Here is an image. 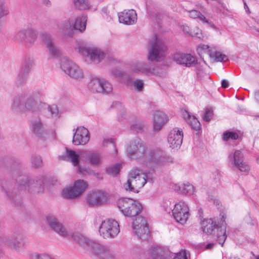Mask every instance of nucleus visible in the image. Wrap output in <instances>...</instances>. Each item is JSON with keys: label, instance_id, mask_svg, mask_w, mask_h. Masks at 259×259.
<instances>
[{"label": "nucleus", "instance_id": "1", "mask_svg": "<svg viewBox=\"0 0 259 259\" xmlns=\"http://www.w3.org/2000/svg\"><path fill=\"white\" fill-rule=\"evenodd\" d=\"M125 152L130 158L142 161L146 164L149 162L151 165L160 166L171 161L164 151L158 148L148 150L144 143L138 138L132 139L127 143Z\"/></svg>", "mask_w": 259, "mask_h": 259}, {"label": "nucleus", "instance_id": "2", "mask_svg": "<svg viewBox=\"0 0 259 259\" xmlns=\"http://www.w3.org/2000/svg\"><path fill=\"white\" fill-rule=\"evenodd\" d=\"M42 105L39 92L23 93L13 99L11 109L15 112L38 113L40 112Z\"/></svg>", "mask_w": 259, "mask_h": 259}, {"label": "nucleus", "instance_id": "3", "mask_svg": "<svg viewBox=\"0 0 259 259\" xmlns=\"http://www.w3.org/2000/svg\"><path fill=\"white\" fill-rule=\"evenodd\" d=\"M75 50L79 54L85 57L86 60L90 62L98 64L104 58L105 54L103 51L99 48L95 46H88L83 40L76 41Z\"/></svg>", "mask_w": 259, "mask_h": 259}, {"label": "nucleus", "instance_id": "4", "mask_svg": "<svg viewBox=\"0 0 259 259\" xmlns=\"http://www.w3.org/2000/svg\"><path fill=\"white\" fill-rule=\"evenodd\" d=\"M147 181V177L145 173L139 169L133 168L128 173L124 188L126 191L138 193L139 189L145 185Z\"/></svg>", "mask_w": 259, "mask_h": 259}, {"label": "nucleus", "instance_id": "5", "mask_svg": "<svg viewBox=\"0 0 259 259\" xmlns=\"http://www.w3.org/2000/svg\"><path fill=\"white\" fill-rule=\"evenodd\" d=\"M88 17L83 14L76 18L74 21H67L61 24L59 30L64 34L65 37H72L74 30L80 32L84 31L86 28Z\"/></svg>", "mask_w": 259, "mask_h": 259}, {"label": "nucleus", "instance_id": "6", "mask_svg": "<svg viewBox=\"0 0 259 259\" xmlns=\"http://www.w3.org/2000/svg\"><path fill=\"white\" fill-rule=\"evenodd\" d=\"M117 206L124 215L132 218L140 217L139 214L142 209V206L140 203L130 198L119 199L117 201Z\"/></svg>", "mask_w": 259, "mask_h": 259}, {"label": "nucleus", "instance_id": "7", "mask_svg": "<svg viewBox=\"0 0 259 259\" xmlns=\"http://www.w3.org/2000/svg\"><path fill=\"white\" fill-rule=\"evenodd\" d=\"M167 207L170 205V202L165 203ZM165 211L169 213L171 211L174 219L181 224H185L190 216L189 207L187 204L183 201H179L175 203L173 208L166 207Z\"/></svg>", "mask_w": 259, "mask_h": 259}, {"label": "nucleus", "instance_id": "8", "mask_svg": "<svg viewBox=\"0 0 259 259\" xmlns=\"http://www.w3.org/2000/svg\"><path fill=\"white\" fill-rule=\"evenodd\" d=\"M74 239L86 251L91 255L98 256L100 258L103 256V254H104L108 249L104 246L95 241L90 240L82 235L76 236Z\"/></svg>", "mask_w": 259, "mask_h": 259}, {"label": "nucleus", "instance_id": "9", "mask_svg": "<svg viewBox=\"0 0 259 259\" xmlns=\"http://www.w3.org/2000/svg\"><path fill=\"white\" fill-rule=\"evenodd\" d=\"M109 194L102 190H94L89 191L85 197V202L89 206L97 207L107 204Z\"/></svg>", "mask_w": 259, "mask_h": 259}, {"label": "nucleus", "instance_id": "10", "mask_svg": "<svg viewBox=\"0 0 259 259\" xmlns=\"http://www.w3.org/2000/svg\"><path fill=\"white\" fill-rule=\"evenodd\" d=\"M120 231L117 221L112 219H106L102 222L99 228V232L104 238H114Z\"/></svg>", "mask_w": 259, "mask_h": 259}, {"label": "nucleus", "instance_id": "11", "mask_svg": "<svg viewBox=\"0 0 259 259\" xmlns=\"http://www.w3.org/2000/svg\"><path fill=\"white\" fill-rule=\"evenodd\" d=\"M60 67L65 73L74 79L81 80L84 78L82 69L76 64L67 58L61 59Z\"/></svg>", "mask_w": 259, "mask_h": 259}, {"label": "nucleus", "instance_id": "12", "mask_svg": "<svg viewBox=\"0 0 259 259\" xmlns=\"http://www.w3.org/2000/svg\"><path fill=\"white\" fill-rule=\"evenodd\" d=\"M165 50L166 47L163 42L160 39H156L148 49L147 59L157 62L162 61L165 58Z\"/></svg>", "mask_w": 259, "mask_h": 259}, {"label": "nucleus", "instance_id": "13", "mask_svg": "<svg viewBox=\"0 0 259 259\" xmlns=\"http://www.w3.org/2000/svg\"><path fill=\"white\" fill-rule=\"evenodd\" d=\"M88 184L84 180L75 181L72 186L64 188L62 191L64 198H75L83 193L88 188Z\"/></svg>", "mask_w": 259, "mask_h": 259}, {"label": "nucleus", "instance_id": "14", "mask_svg": "<svg viewBox=\"0 0 259 259\" xmlns=\"http://www.w3.org/2000/svg\"><path fill=\"white\" fill-rule=\"evenodd\" d=\"M134 233L142 240H146L150 236V231L146 219L138 217L132 223Z\"/></svg>", "mask_w": 259, "mask_h": 259}, {"label": "nucleus", "instance_id": "15", "mask_svg": "<svg viewBox=\"0 0 259 259\" xmlns=\"http://www.w3.org/2000/svg\"><path fill=\"white\" fill-rule=\"evenodd\" d=\"M89 89L93 93L108 94L112 92V84L108 81L99 78L93 77L88 84Z\"/></svg>", "mask_w": 259, "mask_h": 259}, {"label": "nucleus", "instance_id": "16", "mask_svg": "<svg viewBox=\"0 0 259 259\" xmlns=\"http://www.w3.org/2000/svg\"><path fill=\"white\" fill-rule=\"evenodd\" d=\"M131 70L132 72L138 74H144L148 76L159 75L163 73V70L157 67L151 68L145 62H138L131 66Z\"/></svg>", "mask_w": 259, "mask_h": 259}, {"label": "nucleus", "instance_id": "17", "mask_svg": "<svg viewBox=\"0 0 259 259\" xmlns=\"http://www.w3.org/2000/svg\"><path fill=\"white\" fill-rule=\"evenodd\" d=\"M2 243L15 251H19L26 243V240L23 236L16 234L4 237Z\"/></svg>", "mask_w": 259, "mask_h": 259}, {"label": "nucleus", "instance_id": "18", "mask_svg": "<svg viewBox=\"0 0 259 259\" xmlns=\"http://www.w3.org/2000/svg\"><path fill=\"white\" fill-rule=\"evenodd\" d=\"M172 59L177 64L186 67L195 66L198 63L197 58L191 54L180 52L173 55Z\"/></svg>", "mask_w": 259, "mask_h": 259}, {"label": "nucleus", "instance_id": "19", "mask_svg": "<svg viewBox=\"0 0 259 259\" xmlns=\"http://www.w3.org/2000/svg\"><path fill=\"white\" fill-rule=\"evenodd\" d=\"M45 223L48 227L58 235L63 237L68 235V232L64 226L59 222L55 217L52 215H47L45 219Z\"/></svg>", "mask_w": 259, "mask_h": 259}, {"label": "nucleus", "instance_id": "20", "mask_svg": "<svg viewBox=\"0 0 259 259\" xmlns=\"http://www.w3.org/2000/svg\"><path fill=\"white\" fill-rule=\"evenodd\" d=\"M243 154L240 150H235L233 154L229 156V163L231 165L237 167L240 171L247 172L250 169V166L243 161Z\"/></svg>", "mask_w": 259, "mask_h": 259}, {"label": "nucleus", "instance_id": "21", "mask_svg": "<svg viewBox=\"0 0 259 259\" xmlns=\"http://www.w3.org/2000/svg\"><path fill=\"white\" fill-rule=\"evenodd\" d=\"M73 131L75 133L73 134L72 143L74 145H85L90 141V133L84 127H78Z\"/></svg>", "mask_w": 259, "mask_h": 259}, {"label": "nucleus", "instance_id": "22", "mask_svg": "<svg viewBox=\"0 0 259 259\" xmlns=\"http://www.w3.org/2000/svg\"><path fill=\"white\" fill-rule=\"evenodd\" d=\"M183 139V133L182 129L176 127L169 133L167 141L169 147L172 149H178L180 148Z\"/></svg>", "mask_w": 259, "mask_h": 259}, {"label": "nucleus", "instance_id": "23", "mask_svg": "<svg viewBox=\"0 0 259 259\" xmlns=\"http://www.w3.org/2000/svg\"><path fill=\"white\" fill-rule=\"evenodd\" d=\"M80 158L93 165H98L101 163V154L97 152L82 150L80 152Z\"/></svg>", "mask_w": 259, "mask_h": 259}, {"label": "nucleus", "instance_id": "24", "mask_svg": "<svg viewBox=\"0 0 259 259\" xmlns=\"http://www.w3.org/2000/svg\"><path fill=\"white\" fill-rule=\"evenodd\" d=\"M40 38L52 56H58L60 54L59 48L53 42L51 35L49 33L47 32L41 33Z\"/></svg>", "mask_w": 259, "mask_h": 259}, {"label": "nucleus", "instance_id": "25", "mask_svg": "<svg viewBox=\"0 0 259 259\" xmlns=\"http://www.w3.org/2000/svg\"><path fill=\"white\" fill-rule=\"evenodd\" d=\"M118 19L120 23L133 25L137 22V13L134 10H124L118 14Z\"/></svg>", "mask_w": 259, "mask_h": 259}, {"label": "nucleus", "instance_id": "26", "mask_svg": "<svg viewBox=\"0 0 259 259\" xmlns=\"http://www.w3.org/2000/svg\"><path fill=\"white\" fill-rule=\"evenodd\" d=\"M79 156L80 157V153L78 154L74 150L66 149V158L67 160L71 162L74 166L77 167L78 172L85 175L87 171L84 170L79 166Z\"/></svg>", "mask_w": 259, "mask_h": 259}, {"label": "nucleus", "instance_id": "27", "mask_svg": "<svg viewBox=\"0 0 259 259\" xmlns=\"http://www.w3.org/2000/svg\"><path fill=\"white\" fill-rule=\"evenodd\" d=\"M167 115L162 111H156L153 114V129L158 132L168 121Z\"/></svg>", "mask_w": 259, "mask_h": 259}, {"label": "nucleus", "instance_id": "28", "mask_svg": "<svg viewBox=\"0 0 259 259\" xmlns=\"http://www.w3.org/2000/svg\"><path fill=\"white\" fill-rule=\"evenodd\" d=\"M173 189L175 191L188 196L193 195L195 192V187L189 183L175 184Z\"/></svg>", "mask_w": 259, "mask_h": 259}, {"label": "nucleus", "instance_id": "29", "mask_svg": "<svg viewBox=\"0 0 259 259\" xmlns=\"http://www.w3.org/2000/svg\"><path fill=\"white\" fill-rule=\"evenodd\" d=\"M30 128L31 131L39 137H42L47 134L45 125L39 118L31 121Z\"/></svg>", "mask_w": 259, "mask_h": 259}, {"label": "nucleus", "instance_id": "30", "mask_svg": "<svg viewBox=\"0 0 259 259\" xmlns=\"http://www.w3.org/2000/svg\"><path fill=\"white\" fill-rule=\"evenodd\" d=\"M40 112L41 114L48 113V117L58 118L60 116L58 107L56 105H47L42 103Z\"/></svg>", "mask_w": 259, "mask_h": 259}, {"label": "nucleus", "instance_id": "31", "mask_svg": "<svg viewBox=\"0 0 259 259\" xmlns=\"http://www.w3.org/2000/svg\"><path fill=\"white\" fill-rule=\"evenodd\" d=\"M220 216L222 226L220 228H218L217 229L216 236L219 244L223 245L227 238V235L226 234V227L224 225L226 216L224 213H221Z\"/></svg>", "mask_w": 259, "mask_h": 259}, {"label": "nucleus", "instance_id": "32", "mask_svg": "<svg viewBox=\"0 0 259 259\" xmlns=\"http://www.w3.org/2000/svg\"><path fill=\"white\" fill-rule=\"evenodd\" d=\"M32 66V61L31 60H25L23 63L21 70L18 75L17 79L20 82L25 80L27 75Z\"/></svg>", "mask_w": 259, "mask_h": 259}, {"label": "nucleus", "instance_id": "33", "mask_svg": "<svg viewBox=\"0 0 259 259\" xmlns=\"http://www.w3.org/2000/svg\"><path fill=\"white\" fill-rule=\"evenodd\" d=\"M201 228L203 232L210 234L214 233L218 229L215 228V222L211 219L202 221Z\"/></svg>", "mask_w": 259, "mask_h": 259}, {"label": "nucleus", "instance_id": "34", "mask_svg": "<svg viewBox=\"0 0 259 259\" xmlns=\"http://www.w3.org/2000/svg\"><path fill=\"white\" fill-rule=\"evenodd\" d=\"M74 8L79 11L91 10L94 9L90 0H73Z\"/></svg>", "mask_w": 259, "mask_h": 259}, {"label": "nucleus", "instance_id": "35", "mask_svg": "<svg viewBox=\"0 0 259 259\" xmlns=\"http://www.w3.org/2000/svg\"><path fill=\"white\" fill-rule=\"evenodd\" d=\"M148 255L153 259H162L164 251L160 246H151L148 251Z\"/></svg>", "mask_w": 259, "mask_h": 259}, {"label": "nucleus", "instance_id": "36", "mask_svg": "<svg viewBox=\"0 0 259 259\" xmlns=\"http://www.w3.org/2000/svg\"><path fill=\"white\" fill-rule=\"evenodd\" d=\"M188 12L190 18L193 19L199 18L202 23H207L211 27H213V24L210 22L199 11L196 10H192L188 11Z\"/></svg>", "mask_w": 259, "mask_h": 259}, {"label": "nucleus", "instance_id": "37", "mask_svg": "<svg viewBox=\"0 0 259 259\" xmlns=\"http://www.w3.org/2000/svg\"><path fill=\"white\" fill-rule=\"evenodd\" d=\"M209 56L211 59L215 62H223L227 59V56L225 54L215 50L214 48H213L211 52H209Z\"/></svg>", "mask_w": 259, "mask_h": 259}, {"label": "nucleus", "instance_id": "38", "mask_svg": "<svg viewBox=\"0 0 259 259\" xmlns=\"http://www.w3.org/2000/svg\"><path fill=\"white\" fill-rule=\"evenodd\" d=\"M37 37L36 30L31 27H27L26 42L33 43Z\"/></svg>", "mask_w": 259, "mask_h": 259}, {"label": "nucleus", "instance_id": "39", "mask_svg": "<svg viewBox=\"0 0 259 259\" xmlns=\"http://www.w3.org/2000/svg\"><path fill=\"white\" fill-rule=\"evenodd\" d=\"M27 28L19 30L15 34V38L20 42H26Z\"/></svg>", "mask_w": 259, "mask_h": 259}, {"label": "nucleus", "instance_id": "40", "mask_svg": "<svg viewBox=\"0 0 259 259\" xmlns=\"http://www.w3.org/2000/svg\"><path fill=\"white\" fill-rule=\"evenodd\" d=\"M187 122L191 127L195 131H198L201 128V124L200 122L194 116L190 117V119H189Z\"/></svg>", "mask_w": 259, "mask_h": 259}, {"label": "nucleus", "instance_id": "41", "mask_svg": "<svg viewBox=\"0 0 259 259\" xmlns=\"http://www.w3.org/2000/svg\"><path fill=\"white\" fill-rule=\"evenodd\" d=\"M121 165L120 163H116L107 169L108 174L112 176H115L119 172Z\"/></svg>", "mask_w": 259, "mask_h": 259}, {"label": "nucleus", "instance_id": "42", "mask_svg": "<svg viewBox=\"0 0 259 259\" xmlns=\"http://www.w3.org/2000/svg\"><path fill=\"white\" fill-rule=\"evenodd\" d=\"M1 188L2 192H3L6 196L11 197L13 190L10 187V185L7 182H2L1 185Z\"/></svg>", "mask_w": 259, "mask_h": 259}, {"label": "nucleus", "instance_id": "43", "mask_svg": "<svg viewBox=\"0 0 259 259\" xmlns=\"http://www.w3.org/2000/svg\"><path fill=\"white\" fill-rule=\"evenodd\" d=\"M129 252L134 257H137L142 254L143 250L141 246L136 245L130 248Z\"/></svg>", "mask_w": 259, "mask_h": 259}, {"label": "nucleus", "instance_id": "44", "mask_svg": "<svg viewBox=\"0 0 259 259\" xmlns=\"http://www.w3.org/2000/svg\"><path fill=\"white\" fill-rule=\"evenodd\" d=\"M238 137V134L234 132L227 131L223 134V140L226 141L229 139L237 140Z\"/></svg>", "mask_w": 259, "mask_h": 259}, {"label": "nucleus", "instance_id": "45", "mask_svg": "<svg viewBox=\"0 0 259 259\" xmlns=\"http://www.w3.org/2000/svg\"><path fill=\"white\" fill-rule=\"evenodd\" d=\"M8 14L9 10L4 2V0H0V18L7 15Z\"/></svg>", "mask_w": 259, "mask_h": 259}, {"label": "nucleus", "instance_id": "46", "mask_svg": "<svg viewBox=\"0 0 259 259\" xmlns=\"http://www.w3.org/2000/svg\"><path fill=\"white\" fill-rule=\"evenodd\" d=\"M133 84L134 89L137 92L142 91L144 87V81L140 79L135 80Z\"/></svg>", "mask_w": 259, "mask_h": 259}, {"label": "nucleus", "instance_id": "47", "mask_svg": "<svg viewBox=\"0 0 259 259\" xmlns=\"http://www.w3.org/2000/svg\"><path fill=\"white\" fill-rule=\"evenodd\" d=\"M31 163L33 167H39L42 165V161L39 156H36L32 157Z\"/></svg>", "mask_w": 259, "mask_h": 259}, {"label": "nucleus", "instance_id": "48", "mask_svg": "<svg viewBox=\"0 0 259 259\" xmlns=\"http://www.w3.org/2000/svg\"><path fill=\"white\" fill-rule=\"evenodd\" d=\"M190 35L193 37L200 38L202 36L201 31L198 27H193L191 28Z\"/></svg>", "mask_w": 259, "mask_h": 259}, {"label": "nucleus", "instance_id": "49", "mask_svg": "<svg viewBox=\"0 0 259 259\" xmlns=\"http://www.w3.org/2000/svg\"><path fill=\"white\" fill-rule=\"evenodd\" d=\"M144 124L140 121H137L132 125V128L137 132L142 131L144 128Z\"/></svg>", "mask_w": 259, "mask_h": 259}, {"label": "nucleus", "instance_id": "50", "mask_svg": "<svg viewBox=\"0 0 259 259\" xmlns=\"http://www.w3.org/2000/svg\"><path fill=\"white\" fill-rule=\"evenodd\" d=\"M208 3H209L211 2H213V5L214 6L216 7L218 9V11L220 12L222 11V9L224 8V5L221 2V0H206Z\"/></svg>", "mask_w": 259, "mask_h": 259}, {"label": "nucleus", "instance_id": "51", "mask_svg": "<svg viewBox=\"0 0 259 259\" xmlns=\"http://www.w3.org/2000/svg\"><path fill=\"white\" fill-rule=\"evenodd\" d=\"M188 257L189 256L186 251L185 250H181L179 252L176 253L172 259H188Z\"/></svg>", "mask_w": 259, "mask_h": 259}, {"label": "nucleus", "instance_id": "52", "mask_svg": "<svg viewBox=\"0 0 259 259\" xmlns=\"http://www.w3.org/2000/svg\"><path fill=\"white\" fill-rule=\"evenodd\" d=\"M212 116L213 111L211 109H207L203 116V119L205 121H209L212 118Z\"/></svg>", "mask_w": 259, "mask_h": 259}, {"label": "nucleus", "instance_id": "53", "mask_svg": "<svg viewBox=\"0 0 259 259\" xmlns=\"http://www.w3.org/2000/svg\"><path fill=\"white\" fill-rule=\"evenodd\" d=\"M198 49L199 51L204 52L209 55V52H211L213 48L206 45L200 44L199 45Z\"/></svg>", "mask_w": 259, "mask_h": 259}, {"label": "nucleus", "instance_id": "54", "mask_svg": "<svg viewBox=\"0 0 259 259\" xmlns=\"http://www.w3.org/2000/svg\"><path fill=\"white\" fill-rule=\"evenodd\" d=\"M103 256L101 257V259H117L116 256L113 254L108 249L106 250Z\"/></svg>", "mask_w": 259, "mask_h": 259}, {"label": "nucleus", "instance_id": "55", "mask_svg": "<svg viewBox=\"0 0 259 259\" xmlns=\"http://www.w3.org/2000/svg\"><path fill=\"white\" fill-rule=\"evenodd\" d=\"M44 183L42 180L36 181V187L39 186V189L37 190L38 192H41L44 190Z\"/></svg>", "mask_w": 259, "mask_h": 259}, {"label": "nucleus", "instance_id": "56", "mask_svg": "<svg viewBox=\"0 0 259 259\" xmlns=\"http://www.w3.org/2000/svg\"><path fill=\"white\" fill-rule=\"evenodd\" d=\"M181 28L184 32L190 35L191 32V28H192V27H190L189 26L185 24L181 26Z\"/></svg>", "mask_w": 259, "mask_h": 259}, {"label": "nucleus", "instance_id": "57", "mask_svg": "<svg viewBox=\"0 0 259 259\" xmlns=\"http://www.w3.org/2000/svg\"><path fill=\"white\" fill-rule=\"evenodd\" d=\"M182 116L187 121L189 119H190V117H192L193 115H190V113L187 112L186 110H183L182 112Z\"/></svg>", "mask_w": 259, "mask_h": 259}, {"label": "nucleus", "instance_id": "58", "mask_svg": "<svg viewBox=\"0 0 259 259\" xmlns=\"http://www.w3.org/2000/svg\"><path fill=\"white\" fill-rule=\"evenodd\" d=\"M222 87L224 88H227L229 87V82L227 80L223 79L222 81Z\"/></svg>", "mask_w": 259, "mask_h": 259}, {"label": "nucleus", "instance_id": "59", "mask_svg": "<svg viewBox=\"0 0 259 259\" xmlns=\"http://www.w3.org/2000/svg\"><path fill=\"white\" fill-rule=\"evenodd\" d=\"M254 96L255 99L259 101V91H256L255 92Z\"/></svg>", "mask_w": 259, "mask_h": 259}, {"label": "nucleus", "instance_id": "60", "mask_svg": "<svg viewBox=\"0 0 259 259\" xmlns=\"http://www.w3.org/2000/svg\"><path fill=\"white\" fill-rule=\"evenodd\" d=\"M43 3L46 6H49L50 5V1L49 0H44Z\"/></svg>", "mask_w": 259, "mask_h": 259}, {"label": "nucleus", "instance_id": "61", "mask_svg": "<svg viewBox=\"0 0 259 259\" xmlns=\"http://www.w3.org/2000/svg\"><path fill=\"white\" fill-rule=\"evenodd\" d=\"M213 245V244H208L207 245H206V248L207 249H209V248H211V246Z\"/></svg>", "mask_w": 259, "mask_h": 259}, {"label": "nucleus", "instance_id": "62", "mask_svg": "<svg viewBox=\"0 0 259 259\" xmlns=\"http://www.w3.org/2000/svg\"><path fill=\"white\" fill-rule=\"evenodd\" d=\"M247 219L251 221V222H250L249 223L251 225H253V223H252V220L250 217H247Z\"/></svg>", "mask_w": 259, "mask_h": 259}, {"label": "nucleus", "instance_id": "63", "mask_svg": "<svg viewBox=\"0 0 259 259\" xmlns=\"http://www.w3.org/2000/svg\"><path fill=\"white\" fill-rule=\"evenodd\" d=\"M110 142V143H111V140H104V143H105V142Z\"/></svg>", "mask_w": 259, "mask_h": 259}, {"label": "nucleus", "instance_id": "64", "mask_svg": "<svg viewBox=\"0 0 259 259\" xmlns=\"http://www.w3.org/2000/svg\"><path fill=\"white\" fill-rule=\"evenodd\" d=\"M230 259H239V258H238L237 257H231Z\"/></svg>", "mask_w": 259, "mask_h": 259}]
</instances>
